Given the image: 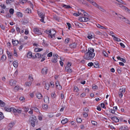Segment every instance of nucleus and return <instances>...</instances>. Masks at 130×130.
<instances>
[{"instance_id":"nucleus-8","label":"nucleus","mask_w":130,"mask_h":130,"mask_svg":"<svg viewBox=\"0 0 130 130\" xmlns=\"http://www.w3.org/2000/svg\"><path fill=\"white\" fill-rule=\"evenodd\" d=\"M16 83V81L14 80L11 79L9 81V84L11 86H14Z\"/></svg>"},{"instance_id":"nucleus-4","label":"nucleus","mask_w":130,"mask_h":130,"mask_svg":"<svg viewBox=\"0 0 130 130\" xmlns=\"http://www.w3.org/2000/svg\"><path fill=\"white\" fill-rule=\"evenodd\" d=\"M58 55L57 54L54 53L53 55L52 59L51 60L52 62L53 63H56L57 61Z\"/></svg>"},{"instance_id":"nucleus-45","label":"nucleus","mask_w":130,"mask_h":130,"mask_svg":"<svg viewBox=\"0 0 130 130\" xmlns=\"http://www.w3.org/2000/svg\"><path fill=\"white\" fill-rule=\"evenodd\" d=\"M24 111L26 112H27L28 110V108L26 107H23Z\"/></svg>"},{"instance_id":"nucleus-48","label":"nucleus","mask_w":130,"mask_h":130,"mask_svg":"<svg viewBox=\"0 0 130 130\" xmlns=\"http://www.w3.org/2000/svg\"><path fill=\"white\" fill-rule=\"evenodd\" d=\"M101 106L103 108H106L105 105L103 103H102L101 104Z\"/></svg>"},{"instance_id":"nucleus-51","label":"nucleus","mask_w":130,"mask_h":130,"mask_svg":"<svg viewBox=\"0 0 130 130\" xmlns=\"http://www.w3.org/2000/svg\"><path fill=\"white\" fill-rule=\"evenodd\" d=\"M27 0H20V2L21 4H23L24 3H25Z\"/></svg>"},{"instance_id":"nucleus-33","label":"nucleus","mask_w":130,"mask_h":130,"mask_svg":"<svg viewBox=\"0 0 130 130\" xmlns=\"http://www.w3.org/2000/svg\"><path fill=\"white\" fill-rule=\"evenodd\" d=\"M123 21L126 23L130 24V21L126 18H125L124 20Z\"/></svg>"},{"instance_id":"nucleus-31","label":"nucleus","mask_w":130,"mask_h":130,"mask_svg":"<svg viewBox=\"0 0 130 130\" xmlns=\"http://www.w3.org/2000/svg\"><path fill=\"white\" fill-rule=\"evenodd\" d=\"M54 19L57 21H59L60 20V18L56 16H54Z\"/></svg>"},{"instance_id":"nucleus-5","label":"nucleus","mask_w":130,"mask_h":130,"mask_svg":"<svg viewBox=\"0 0 130 130\" xmlns=\"http://www.w3.org/2000/svg\"><path fill=\"white\" fill-rule=\"evenodd\" d=\"M71 62H68V63L67 65L65 68V70L66 71L70 72H71L72 71V70L70 68V66H71Z\"/></svg>"},{"instance_id":"nucleus-21","label":"nucleus","mask_w":130,"mask_h":130,"mask_svg":"<svg viewBox=\"0 0 130 130\" xmlns=\"http://www.w3.org/2000/svg\"><path fill=\"white\" fill-rule=\"evenodd\" d=\"M13 65L15 68H17L18 66L17 61H14L13 62Z\"/></svg>"},{"instance_id":"nucleus-32","label":"nucleus","mask_w":130,"mask_h":130,"mask_svg":"<svg viewBox=\"0 0 130 130\" xmlns=\"http://www.w3.org/2000/svg\"><path fill=\"white\" fill-rule=\"evenodd\" d=\"M11 112H17V109L11 107Z\"/></svg>"},{"instance_id":"nucleus-36","label":"nucleus","mask_w":130,"mask_h":130,"mask_svg":"<svg viewBox=\"0 0 130 130\" xmlns=\"http://www.w3.org/2000/svg\"><path fill=\"white\" fill-rule=\"evenodd\" d=\"M9 12L11 14H13L14 12V9L12 8H11L9 10Z\"/></svg>"},{"instance_id":"nucleus-42","label":"nucleus","mask_w":130,"mask_h":130,"mask_svg":"<svg viewBox=\"0 0 130 130\" xmlns=\"http://www.w3.org/2000/svg\"><path fill=\"white\" fill-rule=\"evenodd\" d=\"M103 55L106 57H107L108 54L105 51H103Z\"/></svg>"},{"instance_id":"nucleus-7","label":"nucleus","mask_w":130,"mask_h":130,"mask_svg":"<svg viewBox=\"0 0 130 130\" xmlns=\"http://www.w3.org/2000/svg\"><path fill=\"white\" fill-rule=\"evenodd\" d=\"M48 69L46 67L43 68L41 71V73L44 75H46Z\"/></svg>"},{"instance_id":"nucleus-60","label":"nucleus","mask_w":130,"mask_h":130,"mask_svg":"<svg viewBox=\"0 0 130 130\" xmlns=\"http://www.w3.org/2000/svg\"><path fill=\"white\" fill-rule=\"evenodd\" d=\"M114 40H116V41H121V40H120V39H119V38H118L117 37H115V38L114 39Z\"/></svg>"},{"instance_id":"nucleus-34","label":"nucleus","mask_w":130,"mask_h":130,"mask_svg":"<svg viewBox=\"0 0 130 130\" xmlns=\"http://www.w3.org/2000/svg\"><path fill=\"white\" fill-rule=\"evenodd\" d=\"M123 21L126 23L130 24V21L126 18H125L124 20Z\"/></svg>"},{"instance_id":"nucleus-6","label":"nucleus","mask_w":130,"mask_h":130,"mask_svg":"<svg viewBox=\"0 0 130 130\" xmlns=\"http://www.w3.org/2000/svg\"><path fill=\"white\" fill-rule=\"evenodd\" d=\"M79 20L80 22H87L89 20V19L88 18H86V17H80L79 19Z\"/></svg>"},{"instance_id":"nucleus-58","label":"nucleus","mask_w":130,"mask_h":130,"mask_svg":"<svg viewBox=\"0 0 130 130\" xmlns=\"http://www.w3.org/2000/svg\"><path fill=\"white\" fill-rule=\"evenodd\" d=\"M43 109H47L48 108V105L47 104H45L43 106Z\"/></svg>"},{"instance_id":"nucleus-47","label":"nucleus","mask_w":130,"mask_h":130,"mask_svg":"<svg viewBox=\"0 0 130 130\" xmlns=\"http://www.w3.org/2000/svg\"><path fill=\"white\" fill-rule=\"evenodd\" d=\"M92 87V88L93 89H97L98 88V86L96 85H93Z\"/></svg>"},{"instance_id":"nucleus-53","label":"nucleus","mask_w":130,"mask_h":130,"mask_svg":"<svg viewBox=\"0 0 130 130\" xmlns=\"http://www.w3.org/2000/svg\"><path fill=\"white\" fill-rule=\"evenodd\" d=\"M63 7H65L66 8H70L71 7L69 6H67L66 5H64L63 6Z\"/></svg>"},{"instance_id":"nucleus-30","label":"nucleus","mask_w":130,"mask_h":130,"mask_svg":"<svg viewBox=\"0 0 130 130\" xmlns=\"http://www.w3.org/2000/svg\"><path fill=\"white\" fill-rule=\"evenodd\" d=\"M43 56L42 55L41 56V54L39 53H37L35 55L36 57L38 58H40L41 56Z\"/></svg>"},{"instance_id":"nucleus-29","label":"nucleus","mask_w":130,"mask_h":130,"mask_svg":"<svg viewBox=\"0 0 130 130\" xmlns=\"http://www.w3.org/2000/svg\"><path fill=\"white\" fill-rule=\"evenodd\" d=\"M43 50L42 49V48H35V51L36 52H40L41 51H42Z\"/></svg>"},{"instance_id":"nucleus-43","label":"nucleus","mask_w":130,"mask_h":130,"mask_svg":"<svg viewBox=\"0 0 130 130\" xmlns=\"http://www.w3.org/2000/svg\"><path fill=\"white\" fill-rule=\"evenodd\" d=\"M4 117L3 113L1 112H0V120L3 119Z\"/></svg>"},{"instance_id":"nucleus-3","label":"nucleus","mask_w":130,"mask_h":130,"mask_svg":"<svg viewBox=\"0 0 130 130\" xmlns=\"http://www.w3.org/2000/svg\"><path fill=\"white\" fill-rule=\"evenodd\" d=\"M125 89L126 87L125 86H122L120 88L119 94V96L120 98H122L123 96V94L125 92Z\"/></svg>"},{"instance_id":"nucleus-23","label":"nucleus","mask_w":130,"mask_h":130,"mask_svg":"<svg viewBox=\"0 0 130 130\" xmlns=\"http://www.w3.org/2000/svg\"><path fill=\"white\" fill-rule=\"evenodd\" d=\"M118 17L120 18V19L121 20H122L123 21L125 19V17H124L123 16L121 15H118Z\"/></svg>"},{"instance_id":"nucleus-62","label":"nucleus","mask_w":130,"mask_h":130,"mask_svg":"<svg viewBox=\"0 0 130 130\" xmlns=\"http://www.w3.org/2000/svg\"><path fill=\"white\" fill-rule=\"evenodd\" d=\"M0 27L3 30H4L5 29V27L2 24L0 25Z\"/></svg>"},{"instance_id":"nucleus-16","label":"nucleus","mask_w":130,"mask_h":130,"mask_svg":"<svg viewBox=\"0 0 130 130\" xmlns=\"http://www.w3.org/2000/svg\"><path fill=\"white\" fill-rule=\"evenodd\" d=\"M36 96L37 98L39 99H41L42 97V94L39 93H36Z\"/></svg>"},{"instance_id":"nucleus-56","label":"nucleus","mask_w":130,"mask_h":130,"mask_svg":"<svg viewBox=\"0 0 130 130\" xmlns=\"http://www.w3.org/2000/svg\"><path fill=\"white\" fill-rule=\"evenodd\" d=\"M78 88L77 87H74V91L77 92L78 91Z\"/></svg>"},{"instance_id":"nucleus-9","label":"nucleus","mask_w":130,"mask_h":130,"mask_svg":"<svg viewBox=\"0 0 130 130\" xmlns=\"http://www.w3.org/2000/svg\"><path fill=\"white\" fill-rule=\"evenodd\" d=\"M37 13L39 16L40 18H42L43 17H44V14L41 11L38 10H37Z\"/></svg>"},{"instance_id":"nucleus-15","label":"nucleus","mask_w":130,"mask_h":130,"mask_svg":"<svg viewBox=\"0 0 130 130\" xmlns=\"http://www.w3.org/2000/svg\"><path fill=\"white\" fill-rule=\"evenodd\" d=\"M85 12V11L82 9H79L78 10V13L80 15H83Z\"/></svg>"},{"instance_id":"nucleus-19","label":"nucleus","mask_w":130,"mask_h":130,"mask_svg":"<svg viewBox=\"0 0 130 130\" xmlns=\"http://www.w3.org/2000/svg\"><path fill=\"white\" fill-rule=\"evenodd\" d=\"M5 110L8 112H11V107H5L4 108Z\"/></svg>"},{"instance_id":"nucleus-57","label":"nucleus","mask_w":130,"mask_h":130,"mask_svg":"<svg viewBox=\"0 0 130 130\" xmlns=\"http://www.w3.org/2000/svg\"><path fill=\"white\" fill-rule=\"evenodd\" d=\"M29 79L30 80V81H32L33 80V78L32 77L31 75H29Z\"/></svg>"},{"instance_id":"nucleus-64","label":"nucleus","mask_w":130,"mask_h":130,"mask_svg":"<svg viewBox=\"0 0 130 130\" xmlns=\"http://www.w3.org/2000/svg\"><path fill=\"white\" fill-rule=\"evenodd\" d=\"M14 125L13 123H10L9 124V126L11 127H12Z\"/></svg>"},{"instance_id":"nucleus-28","label":"nucleus","mask_w":130,"mask_h":130,"mask_svg":"<svg viewBox=\"0 0 130 130\" xmlns=\"http://www.w3.org/2000/svg\"><path fill=\"white\" fill-rule=\"evenodd\" d=\"M50 87V85L48 83H46L45 86V88L47 89V90H48L49 89Z\"/></svg>"},{"instance_id":"nucleus-54","label":"nucleus","mask_w":130,"mask_h":130,"mask_svg":"<svg viewBox=\"0 0 130 130\" xmlns=\"http://www.w3.org/2000/svg\"><path fill=\"white\" fill-rule=\"evenodd\" d=\"M26 10V12L28 13H30L31 12V9L28 8H27Z\"/></svg>"},{"instance_id":"nucleus-37","label":"nucleus","mask_w":130,"mask_h":130,"mask_svg":"<svg viewBox=\"0 0 130 130\" xmlns=\"http://www.w3.org/2000/svg\"><path fill=\"white\" fill-rule=\"evenodd\" d=\"M76 121L78 123H81L82 121V119L80 118H78L76 119Z\"/></svg>"},{"instance_id":"nucleus-2","label":"nucleus","mask_w":130,"mask_h":130,"mask_svg":"<svg viewBox=\"0 0 130 130\" xmlns=\"http://www.w3.org/2000/svg\"><path fill=\"white\" fill-rule=\"evenodd\" d=\"M29 122L33 127H34L35 125L37 124L38 122L36 117L33 115L30 117L29 119Z\"/></svg>"},{"instance_id":"nucleus-11","label":"nucleus","mask_w":130,"mask_h":130,"mask_svg":"<svg viewBox=\"0 0 130 130\" xmlns=\"http://www.w3.org/2000/svg\"><path fill=\"white\" fill-rule=\"evenodd\" d=\"M87 37L89 39H91L95 37V36L93 33H92V34L90 33L88 34Z\"/></svg>"},{"instance_id":"nucleus-25","label":"nucleus","mask_w":130,"mask_h":130,"mask_svg":"<svg viewBox=\"0 0 130 130\" xmlns=\"http://www.w3.org/2000/svg\"><path fill=\"white\" fill-rule=\"evenodd\" d=\"M46 31H47L48 32H56V31L54 29H51L49 30L48 29H47L44 32H45Z\"/></svg>"},{"instance_id":"nucleus-46","label":"nucleus","mask_w":130,"mask_h":130,"mask_svg":"<svg viewBox=\"0 0 130 130\" xmlns=\"http://www.w3.org/2000/svg\"><path fill=\"white\" fill-rule=\"evenodd\" d=\"M13 55L16 57H17L18 55L17 51L15 50H14Z\"/></svg>"},{"instance_id":"nucleus-13","label":"nucleus","mask_w":130,"mask_h":130,"mask_svg":"<svg viewBox=\"0 0 130 130\" xmlns=\"http://www.w3.org/2000/svg\"><path fill=\"white\" fill-rule=\"evenodd\" d=\"M111 119L113 121L116 122H118L119 121L118 119L116 117H113L111 118Z\"/></svg>"},{"instance_id":"nucleus-14","label":"nucleus","mask_w":130,"mask_h":130,"mask_svg":"<svg viewBox=\"0 0 130 130\" xmlns=\"http://www.w3.org/2000/svg\"><path fill=\"white\" fill-rule=\"evenodd\" d=\"M97 8H98L100 10L103 12H105L106 11V10L104 9L102 7L100 6L99 5Z\"/></svg>"},{"instance_id":"nucleus-55","label":"nucleus","mask_w":130,"mask_h":130,"mask_svg":"<svg viewBox=\"0 0 130 130\" xmlns=\"http://www.w3.org/2000/svg\"><path fill=\"white\" fill-rule=\"evenodd\" d=\"M19 99L20 100L22 101V102H23L25 100V99L24 97L21 96L20 98Z\"/></svg>"},{"instance_id":"nucleus-35","label":"nucleus","mask_w":130,"mask_h":130,"mask_svg":"<svg viewBox=\"0 0 130 130\" xmlns=\"http://www.w3.org/2000/svg\"><path fill=\"white\" fill-rule=\"evenodd\" d=\"M95 65H94V67L98 68L99 67V65L98 64V63L97 62H95Z\"/></svg>"},{"instance_id":"nucleus-41","label":"nucleus","mask_w":130,"mask_h":130,"mask_svg":"<svg viewBox=\"0 0 130 130\" xmlns=\"http://www.w3.org/2000/svg\"><path fill=\"white\" fill-rule=\"evenodd\" d=\"M34 31L35 32H38L40 31V30L39 29L37 28H35L33 29Z\"/></svg>"},{"instance_id":"nucleus-26","label":"nucleus","mask_w":130,"mask_h":130,"mask_svg":"<svg viewBox=\"0 0 130 130\" xmlns=\"http://www.w3.org/2000/svg\"><path fill=\"white\" fill-rule=\"evenodd\" d=\"M5 105V103L3 101L0 100V105L2 107L4 106Z\"/></svg>"},{"instance_id":"nucleus-63","label":"nucleus","mask_w":130,"mask_h":130,"mask_svg":"<svg viewBox=\"0 0 130 130\" xmlns=\"http://www.w3.org/2000/svg\"><path fill=\"white\" fill-rule=\"evenodd\" d=\"M91 123L93 125H96L97 124V122L94 121H91Z\"/></svg>"},{"instance_id":"nucleus-12","label":"nucleus","mask_w":130,"mask_h":130,"mask_svg":"<svg viewBox=\"0 0 130 130\" xmlns=\"http://www.w3.org/2000/svg\"><path fill=\"white\" fill-rule=\"evenodd\" d=\"M44 102L46 103H49V98L47 96H45L44 97Z\"/></svg>"},{"instance_id":"nucleus-61","label":"nucleus","mask_w":130,"mask_h":130,"mask_svg":"<svg viewBox=\"0 0 130 130\" xmlns=\"http://www.w3.org/2000/svg\"><path fill=\"white\" fill-rule=\"evenodd\" d=\"M20 87L19 86H16L14 88V89L15 90H18L19 89Z\"/></svg>"},{"instance_id":"nucleus-50","label":"nucleus","mask_w":130,"mask_h":130,"mask_svg":"<svg viewBox=\"0 0 130 130\" xmlns=\"http://www.w3.org/2000/svg\"><path fill=\"white\" fill-rule=\"evenodd\" d=\"M84 111H85L84 112L87 113L88 112L89 109H88L87 108H85L84 109Z\"/></svg>"},{"instance_id":"nucleus-10","label":"nucleus","mask_w":130,"mask_h":130,"mask_svg":"<svg viewBox=\"0 0 130 130\" xmlns=\"http://www.w3.org/2000/svg\"><path fill=\"white\" fill-rule=\"evenodd\" d=\"M91 4L97 8L99 5L95 2H94L93 0H90L89 2Z\"/></svg>"},{"instance_id":"nucleus-59","label":"nucleus","mask_w":130,"mask_h":130,"mask_svg":"<svg viewBox=\"0 0 130 130\" xmlns=\"http://www.w3.org/2000/svg\"><path fill=\"white\" fill-rule=\"evenodd\" d=\"M93 65V63L92 62H90L88 63V65L89 67H91Z\"/></svg>"},{"instance_id":"nucleus-22","label":"nucleus","mask_w":130,"mask_h":130,"mask_svg":"<svg viewBox=\"0 0 130 130\" xmlns=\"http://www.w3.org/2000/svg\"><path fill=\"white\" fill-rule=\"evenodd\" d=\"M97 27L99 28H100L102 29H106L107 28H105V27L100 25L99 24H97L96 25Z\"/></svg>"},{"instance_id":"nucleus-24","label":"nucleus","mask_w":130,"mask_h":130,"mask_svg":"<svg viewBox=\"0 0 130 130\" xmlns=\"http://www.w3.org/2000/svg\"><path fill=\"white\" fill-rule=\"evenodd\" d=\"M27 57L29 58H30L32 57V53L30 51H29L27 54Z\"/></svg>"},{"instance_id":"nucleus-17","label":"nucleus","mask_w":130,"mask_h":130,"mask_svg":"<svg viewBox=\"0 0 130 130\" xmlns=\"http://www.w3.org/2000/svg\"><path fill=\"white\" fill-rule=\"evenodd\" d=\"M76 46V44L75 43H72L70 45V46L71 48H75Z\"/></svg>"},{"instance_id":"nucleus-18","label":"nucleus","mask_w":130,"mask_h":130,"mask_svg":"<svg viewBox=\"0 0 130 130\" xmlns=\"http://www.w3.org/2000/svg\"><path fill=\"white\" fill-rule=\"evenodd\" d=\"M12 42L13 45L14 46L17 45L19 43L18 41L17 40H13Z\"/></svg>"},{"instance_id":"nucleus-44","label":"nucleus","mask_w":130,"mask_h":130,"mask_svg":"<svg viewBox=\"0 0 130 130\" xmlns=\"http://www.w3.org/2000/svg\"><path fill=\"white\" fill-rule=\"evenodd\" d=\"M54 116L53 113H51L48 114V116L50 118H52Z\"/></svg>"},{"instance_id":"nucleus-20","label":"nucleus","mask_w":130,"mask_h":130,"mask_svg":"<svg viewBox=\"0 0 130 130\" xmlns=\"http://www.w3.org/2000/svg\"><path fill=\"white\" fill-rule=\"evenodd\" d=\"M68 121V119L66 118L62 120L61 121V122L63 124H64L66 123Z\"/></svg>"},{"instance_id":"nucleus-38","label":"nucleus","mask_w":130,"mask_h":130,"mask_svg":"<svg viewBox=\"0 0 130 130\" xmlns=\"http://www.w3.org/2000/svg\"><path fill=\"white\" fill-rule=\"evenodd\" d=\"M17 14L18 16L19 17H22L23 16L22 14L20 12H17Z\"/></svg>"},{"instance_id":"nucleus-27","label":"nucleus","mask_w":130,"mask_h":130,"mask_svg":"<svg viewBox=\"0 0 130 130\" xmlns=\"http://www.w3.org/2000/svg\"><path fill=\"white\" fill-rule=\"evenodd\" d=\"M6 57L5 55H3L2 56L1 58V60H2L3 61L6 60Z\"/></svg>"},{"instance_id":"nucleus-52","label":"nucleus","mask_w":130,"mask_h":130,"mask_svg":"<svg viewBox=\"0 0 130 130\" xmlns=\"http://www.w3.org/2000/svg\"><path fill=\"white\" fill-rule=\"evenodd\" d=\"M52 52H50V53L47 54V56L48 57H51L52 56Z\"/></svg>"},{"instance_id":"nucleus-39","label":"nucleus","mask_w":130,"mask_h":130,"mask_svg":"<svg viewBox=\"0 0 130 130\" xmlns=\"http://www.w3.org/2000/svg\"><path fill=\"white\" fill-rule=\"evenodd\" d=\"M55 35V34H54L53 35H52L51 34V33H49V34H48V36L49 38H52L53 37H54V36Z\"/></svg>"},{"instance_id":"nucleus-40","label":"nucleus","mask_w":130,"mask_h":130,"mask_svg":"<svg viewBox=\"0 0 130 130\" xmlns=\"http://www.w3.org/2000/svg\"><path fill=\"white\" fill-rule=\"evenodd\" d=\"M31 81H29L28 83L27 82L25 83V84L26 85V86H30L31 84Z\"/></svg>"},{"instance_id":"nucleus-1","label":"nucleus","mask_w":130,"mask_h":130,"mask_svg":"<svg viewBox=\"0 0 130 130\" xmlns=\"http://www.w3.org/2000/svg\"><path fill=\"white\" fill-rule=\"evenodd\" d=\"M94 51L93 48L91 47L89 48L88 52L85 53V55L84 56V58L87 60L92 59L95 55V54L93 53Z\"/></svg>"},{"instance_id":"nucleus-49","label":"nucleus","mask_w":130,"mask_h":130,"mask_svg":"<svg viewBox=\"0 0 130 130\" xmlns=\"http://www.w3.org/2000/svg\"><path fill=\"white\" fill-rule=\"evenodd\" d=\"M83 115L84 117H87L88 116V114L86 112H84L83 113Z\"/></svg>"}]
</instances>
